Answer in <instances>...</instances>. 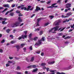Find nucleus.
I'll return each mask as SVG.
<instances>
[{
    "label": "nucleus",
    "instance_id": "1",
    "mask_svg": "<svg viewBox=\"0 0 74 74\" xmlns=\"http://www.w3.org/2000/svg\"><path fill=\"white\" fill-rule=\"evenodd\" d=\"M18 21L19 22H16L12 25V27H15L18 26L19 23H20V22H22V19L21 17H19L18 18Z\"/></svg>",
    "mask_w": 74,
    "mask_h": 74
},
{
    "label": "nucleus",
    "instance_id": "2",
    "mask_svg": "<svg viewBox=\"0 0 74 74\" xmlns=\"http://www.w3.org/2000/svg\"><path fill=\"white\" fill-rule=\"evenodd\" d=\"M59 27V26H56V27L51 29V30H49V33H51V32H52V31L56 32V31H57V30H58V31H59V30H60V29H62V28H60L59 29H58Z\"/></svg>",
    "mask_w": 74,
    "mask_h": 74
},
{
    "label": "nucleus",
    "instance_id": "3",
    "mask_svg": "<svg viewBox=\"0 0 74 74\" xmlns=\"http://www.w3.org/2000/svg\"><path fill=\"white\" fill-rule=\"evenodd\" d=\"M24 33L25 35H22L21 36V37H19L18 38V40H21V39L22 38H23V39H25V38H26V37H27V35H26V34H27V31H24Z\"/></svg>",
    "mask_w": 74,
    "mask_h": 74
},
{
    "label": "nucleus",
    "instance_id": "4",
    "mask_svg": "<svg viewBox=\"0 0 74 74\" xmlns=\"http://www.w3.org/2000/svg\"><path fill=\"white\" fill-rule=\"evenodd\" d=\"M45 38L44 37H42V40H38V42H37L36 43V44H35V46H36V45L38 46L39 45H40V44H41V41H45Z\"/></svg>",
    "mask_w": 74,
    "mask_h": 74
},
{
    "label": "nucleus",
    "instance_id": "5",
    "mask_svg": "<svg viewBox=\"0 0 74 74\" xmlns=\"http://www.w3.org/2000/svg\"><path fill=\"white\" fill-rule=\"evenodd\" d=\"M31 7L32 6H28L27 8H26V7H24L21 8V10H23V9H24V10H26V11H29V9H30Z\"/></svg>",
    "mask_w": 74,
    "mask_h": 74
},
{
    "label": "nucleus",
    "instance_id": "6",
    "mask_svg": "<svg viewBox=\"0 0 74 74\" xmlns=\"http://www.w3.org/2000/svg\"><path fill=\"white\" fill-rule=\"evenodd\" d=\"M62 20H59L56 21V22H54V24H55V25L56 26V25H59V23H60L61 22Z\"/></svg>",
    "mask_w": 74,
    "mask_h": 74
},
{
    "label": "nucleus",
    "instance_id": "7",
    "mask_svg": "<svg viewBox=\"0 0 74 74\" xmlns=\"http://www.w3.org/2000/svg\"><path fill=\"white\" fill-rule=\"evenodd\" d=\"M55 5H56V4L54 3L51 6H48L47 7V8H53V7H54V8H56V7H58V6H54Z\"/></svg>",
    "mask_w": 74,
    "mask_h": 74
},
{
    "label": "nucleus",
    "instance_id": "8",
    "mask_svg": "<svg viewBox=\"0 0 74 74\" xmlns=\"http://www.w3.org/2000/svg\"><path fill=\"white\" fill-rule=\"evenodd\" d=\"M71 3H68L66 5V7L68 8H70L71 7Z\"/></svg>",
    "mask_w": 74,
    "mask_h": 74
},
{
    "label": "nucleus",
    "instance_id": "9",
    "mask_svg": "<svg viewBox=\"0 0 74 74\" xmlns=\"http://www.w3.org/2000/svg\"><path fill=\"white\" fill-rule=\"evenodd\" d=\"M12 63V62L8 61V64H6V67H8V66H10V63Z\"/></svg>",
    "mask_w": 74,
    "mask_h": 74
},
{
    "label": "nucleus",
    "instance_id": "10",
    "mask_svg": "<svg viewBox=\"0 0 74 74\" xmlns=\"http://www.w3.org/2000/svg\"><path fill=\"white\" fill-rule=\"evenodd\" d=\"M32 33H31L29 35V38L30 40H33V38H32Z\"/></svg>",
    "mask_w": 74,
    "mask_h": 74
},
{
    "label": "nucleus",
    "instance_id": "11",
    "mask_svg": "<svg viewBox=\"0 0 74 74\" xmlns=\"http://www.w3.org/2000/svg\"><path fill=\"white\" fill-rule=\"evenodd\" d=\"M14 10V9H12L10 11H8L5 14V15H8V14H9V13H10V12H12V11H13Z\"/></svg>",
    "mask_w": 74,
    "mask_h": 74
},
{
    "label": "nucleus",
    "instance_id": "12",
    "mask_svg": "<svg viewBox=\"0 0 74 74\" xmlns=\"http://www.w3.org/2000/svg\"><path fill=\"white\" fill-rule=\"evenodd\" d=\"M47 63L48 64H54V63H55V61H53L51 62H48Z\"/></svg>",
    "mask_w": 74,
    "mask_h": 74
},
{
    "label": "nucleus",
    "instance_id": "13",
    "mask_svg": "<svg viewBox=\"0 0 74 74\" xmlns=\"http://www.w3.org/2000/svg\"><path fill=\"white\" fill-rule=\"evenodd\" d=\"M38 10H41L40 8L38 7V6H36V9L35 10L36 11H38Z\"/></svg>",
    "mask_w": 74,
    "mask_h": 74
},
{
    "label": "nucleus",
    "instance_id": "14",
    "mask_svg": "<svg viewBox=\"0 0 74 74\" xmlns=\"http://www.w3.org/2000/svg\"><path fill=\"white\" fill-rule=\"evenodd\" d=\"M7 18H1V17H0V21H2V20H7ZM0 23H1V22L0 21Z\"/></svg>",
    "mask_w": 74,
    "mask_h": 74
},
{
    "label": "nucleus",
    "instance_id": "15",
    "mask_svg": "<svg viewBox=\"0 0 74 74\" xmlns=\"http://www.w3.org/2000/svg\"><path fill=\"white\" fill-rule=\"evenodd\" d=\"M3 7H8V8H9V5L8 4H4L3 5Z\"/></svg>",
    "mask_w": 74,
    "mask_h": 74
},
{
    "label": "nucleus",
    "instance_id": "16",
    "mask_svg": "<svg viewBox=\"0 0 74 74\" xmlns=\"http://www.w3.org/2000/svg\"><path fill=\"white\" fill-rule=\"evenodd\" d=\"M40 29H41V27H40L39 28L35 29L34 30V32H36V31H39Z\"/></svg>",
    "mask_w": 74,
    "mask_h": 74
},
{
    "label": "nucleus",
    "instance_id": "17",
    "mask_svg": "<svg viewBox=\"0 0 74 74\" xmlns=\"http://www.w3.org/2000/svg\"><path fill=\"white\" fill-rule=\"evenodd\" d=\"M11 31V30L10 29H8L6 30V32L7 33H10V32Z\"/></svg>",
    "mask_w": 74,
    "mask_h": 74
},
{
    "label": "nucleus",
    "instance_id": "18",
    "mask_svg": "<svg viewBox=\"0 0 74 74\" xmlns=\"http://www.w3.org/2000/svg\"><path fill=\"white\" fill-rule=\"evenodd\" d=\"M72 14V13H71V12H70L67 13L66 14V15H67V16H70V15H71Z\"/></svg>",
    "mask_w": 74,
    "mask_h": 74
},
{
    "label": "nucleus",
    "instance_id": "19",
    "mask_svg": "<svg viewBox=\"0 0 74 74\" xmlns=\"http://www.w3.org/2000/svg\"><path fill=\"white\" fill-rule=\"evenodd\" d=\"M38 70V69H34L33 70V71H32V72L33 73H34V72H36V71H37Z\"/></svg>",
    "mask_w": 74,
    "mask_h": 74
},
{
    "label": "nucleus",
    "instance_id": "20",
    "mask_svg": "<svg viewBox=\"0 0 74 74\" xmlns=\"http://www.w3.org/2000/svg\"><path fill=\"white\" fill-rule=\"evenodd\" d=\"M40 36H41L42 34H43V31H41L40 32Z\"/></svg>",
    "mask_w": 74,
    "mask_h": 74
},
{
    "label": "nucleus",
    "instance_id": "21",
    "mask_svg": "<svg viewBox=\"0 0 74 74\" xmlns=\"http://www.w3.org/2000/svg\"><path fill=\"white\" fill-rule=\"evenodd\" d=\"M50 23H51L49 22L45 23V26H48V25H49V24Z\"/></svg>",
    "mask_w": 74,
    "mask_h": 74
},
{
    "label": "nucleus",
    "instance_id": "22",
    "mask_svg": "<svg viewBox=\"0 0 74 74\" xmlns=\"http://www.w3.org/2000/svg\"><path fill=\"white\" fill-rule=\"evenodd\" d=\"M24 6L25 5H21V6H18L17 8H21V7H24Z\"/></svg>",
    "mask_w": 74,
    "mask_h": 74
},
{
    "label": "nucleus",
    "instance_id": "23",
    "mask_svg": "<svg viewBox=\"0 0 74 74\" xmlns=\"http://www.w3.org/2000/svg\"><path fill=\"white\" fill-rule=\"evenodd\" d=\"M16 48H17L18 50H19V49L21 48V47H20L19 46H16Z\"/></svg>",
    "mask_w": 74,
    "mask_h": 74
},
{
    "label": "nucleus",
    "instance_id": "24",
    "mask_svg": "<svg viewBox=\"0 0 74 74\" xmlns=\"http://www.w3.org/2000/svg\"><path fill=\"white\" fill-rule=\"evenodd\" d=\"M71 68H72L71 66H70L68 67V68H67V70H69V69H71Z\"/></svg>",
    "mask_w": 74,
    "mask_h": 74
},
{
    "label": "nucleus",
    "instance_id": "25",
    "mask_svg": "<svg viewBox=\"0 0 74 74\" xmlns=\"http://www.w3.org/2000/svg\"><path fill=\"white\" fill-rule=\"evenodd\" d=\"M41 18H38L37 19V21H38V23L39 22V21H41Z\"/></svg>",
    "mask_w": 74,
    "mask_h": 74
},
{
    "label": "nucleus",
    "instance_id": "26",
    "mask_svg": "<svg viewBox=\"0 0 74 74\" xmlns=\"http://www.w3.org/2000/svg\"><path fill=\"white\" fill-rule=\"evenodd\" d=\"M32 68H36L37 66L35 65H32Z\"/></svg>",
    "mask_w": 74,
    "mask_h": 74
},
{
    "label": "nucleus",
    "instance_id": "27",
    "mask_svg": "<svg viewBox=\"0 0 74 74\" xmlns=\"http://www.w3.org/2000/svg\"><path fill=\"white\" fill-rule=\"evenodd\" d=\"M38 39V37H35L34 38V41H36V40H37Z\"/></svg>",
    "mask_w": 74,
    "mask_h": 74
},
{
    "label": "nucleus",
    "instance_id": "28",
    "mask_svg": "<svg viewBox=\"0 0 74 74\" xmlns=\"http://www.w3.org/2000/svg\"><path fill=\"white\" fill-rule=\"evenodd\" d=\"M15 42L16 41H12L10 43H11V44H14V43H15Z\"/></svg>",
    "mask_w": 74,
    "mask_h": 74
},
{
    "label": "nucleus",
    "instance_id": "29",
    "mask_svg": "<svg viewBox=\"0 0 74 74\" xmlns=\"http://www.w3.org/2000/svg\"><path fill=\"white\" fill-rule=\"evenodd\" d=\"M46 65V63H42L41 64V66H45Z\"/></svg>",
    "mask_w": 74,
    "mask_h": 74
},
{
    "label": "nucleus",
    "instance_id": "30",
    "mask_svg": "<svg viewBox=\"0 0 74 74\" xmlns=\"http://www.w3.org/2000/svg\"><path fill=\"white\" fill-rule=\"evenodd\" d=\"M72 20V18H69V20H68V19H66V21L67 22H69V21H71Z\"/></svg>",
    "mask_w": 74,
    "mask_h": 74
},
{
    "label": "nucleus",
    "instance_id": "31",
    "mask_svg": "<svg viewBox=\"0 0 74 74\" xmlns=\"http://www.w3.org/2000/svg\"><path fill=\"white\" fill-rule=\"evenodd\" d=\"M28 69H32V65H30L27 67Z\"/></svg>",
    "mask_w": 74,
    "mask_h": 74
},
{
    "label": "nucleus",
    "instance_id": "32",
    "mask_svg": "<svg viewBox=\"0 0 74 74\" xmlns=\"http://www.w3.org/2000/svg\"><path fill=\"white\" fill-rule=\"evenodd\" d=\"M21 69V67L20 66H18L16 69L17 70H19Z\"/></svg>",
    "mask_w": 74,
    "mask_h": 74
},
{
    "label": "nucleus",
    "instance_id": "33",
    "mask_svg": "<svg viewBox=\"0 0 74 74\" xmlns=\"http://www.w3.org/2000/svg\"><path fill=\"white\" fill-rule=\"evenodd\" d=\"M34 60V58H31V59L30 60V62H33Z\"/></svg>",
    "mask_w": 74,
    "mask_h": 74
},
{
    "label": "nucleus",
    "instance_id": "34",
    "mask_svg": "<svg viewBox=\"0 0 74 74\" xmlns=\"http://www.w3.org/2000/svg\"><path fill=\"white\" fill-rule=\"evenodd\" d=\"M34 60V58H31V59L30 60V62H33Z\"/></svg>",
    "mask_w": 74,
    "mask_h": 74
},
{
    "label": "nucleus",
    "instance_id": "35",
    "mask_svg": "<svg viewBox=\"0 0 74 74\" xmlns=\"http://www.w3.org/2000/svg\"><path fill=\"white\" fill-rule=\"evenodd\" d=\"M51 0H50L49 1H48L47 3V4H50V3H51Z\"/></svg>",
    "mask_w": 74,
    "mask_h": 74
},
{
    "label": "nucleus",
    "instance_id": "36",
    "mask_svg": "<svg viewBox=\"0 0 74 74\" xmlns=\"http://www.w3.org/2000/svg\"><path fill=\"white\" fill-rule=\"evenodd\" d=\"M45 0H43L40 1V3H45Z\"/></svg>",
    "mask_w": 74,
    "mask_h": 74
},
{
    "label": "nucleus",
    "instance_id": "37",
    "mask_svg": "<svg viewBox=\"0 0 74 74\" xmlns=\"http://www.w3.org/2000/svg\"><path fill=\"white\" fill-rule=\"evenodd\" d=\"M5 42V40H2L1 41V43L2 44H3V43Z\"/></svg>",
    "mask_w": 74,
    "mask_h": 74
},
{
    "label": "nucleus",
    "instance_id": "38",
    "mask_svg": "<svg viewBox=\"0 0 74 74\" xmlns=\"http://www.w3.org/2000/svg\"><path fill=\"white\" fill-rule=\"evenodd\" d=\"M16 13H17V14H19L20 13V11H19V10H17L16 12Z\"/></svg>",
    "mask_w": 74,
    "mask_h": 74
},
{
    "label": "nucleus",
    "instance_id": "39",
    "mask_svg": "<svg viewBox=\"0 0 74 74\" xmlns=\"http://www.w3.org/2000/svg\"><path fill=\"white\" fill-rule=\"evenodd\" d=\"M29 49H30V50H32L33 49V48L32 47V46H30L29 47Z\"/></svg>",
    "mask_w": 74,
    "mask_h": 74
},
{
    "label": "nucleus",
    "instance_id": "40",
    "mask_svg": "<svg viewBox=\"0 0 74 74\" xmlns=\"http://www.w3.org/2000/svg\"><path fill=\"white\" fill-rule=\"evenodd\" d=\"M25 44L24 43H23L21 44V47H23V46H24V45H25Z\"/></svg>",
    "mask_w": 74,
    "mask_h": 74
},
{
    "label": "nucleus",
    "instance_id": "41",
    "mask_svg": "<svg viewBox=\"0 0 74 74\" xmlns=\"http://www.w3.org/2000/svg\"><path fill=\"white\" fill-rule=\"evenodd\" d=\"M10 15H11V16H13L14 15V13H11L10 14Z\"/></svg>",
    "mask_w": 74,
    "mask_h": 74
},
{
    "label": "nucleus",
    "instance_id": "42",
    "mask_svg": "<svg viewBox=\"0 0 74 74\" xmlns=\"http://www.w3.org/2000/svg\"><path fill=\"white\" fill-rule=\"evenodd\" d=\"M40 51H36V53L38 54H39L40 53Z\"/></svg>",
    "mask_w": 74,
    "mask_h": 74
},
{
    "label": "nucleus",
    "instance_id": "43",
    "mask_svg": "<svg viewBox=\"0 0 74 74\" xmlns=\"http://www.w3.org/2000/svg\"><path fill=\"white\" fill-rule=\"evenodd\" d=\"M15 6V5L14 4H13L12 5V8H13V7H14Z\"/></svg>",
    "mask_w": 74,
    "mask_h": 74
},
{
    "label": "nucleus",
    "instance_id": "44",
    "mask_svg": "<svg viewBox=\"0 0 74 74\" xmlns=\"http://www.w3.org/2000/svg\"><path fill=\"white\" fill-rule=\"evenodd\" d=\"M8 10V8H6L2 12H4V11H6V10Z\"/></svg>",
    "mask_w": 74,
    "mask_h": 74
},
{
    "label": "nucleus",
    "instance_id": "45",
    "mask_svg": "<svg viewBox=\"0 0 74 74\" xmlns=\"http://www.w3.org/2000/svg\"><path fill=\"white\" fill-rule=\"evenodd\" d=\"M49 18H50L51 19H52L53 18L54 16H49Z\"/></svg>",
    "mask_w": 74,
    "mask_h": 74
},
{
    "label": "nucleus",
    "instance_id": "46",
    "mask_svg": "<svg viewBox=\"0 0 74 74\" xmlns=\"http://www.w3.org/2000/svg\"><path fill=\"white\" fill-rule=\"evenodd\" d=\"M10 37H11L12 38H14V36L12 35H10Z\"/></svg>",
    "mask_w": 74,
    "mask_h": 74
},
{
    "label": "nucleus",
    "instance_id": "47",
    "mask_svg": "<svg viewBox=\"0 0 74 74\" xmlns=\"http://www.w3.org/2000/svg\"><path fill=\"white\" fill-rule=\"evenodd\" d=\"M58 36H62L63 35V33H61L58 34Z\"/></svg>",
    "mask_w": 74,
    "mask_h": 74
},
{
    "label": "nucleus",
    "instance_id": "48",
    "mask_svg": "<svg viewBox=\"0 0 74 74\" xmlns=\"http://www.w3.org/2000/svg\"><path fill=\"white\" fill-rule=\"evenodd\" d=\"M67 38H70V37L67 36L64 38V39H67Z\"/></svg>",
    "mask_w": 74,
    "mask_h": 74
},
{
    "label": "nucleus",
    "instance_id": "49",
    "mask_svg": "<svg viewBox=\"0 0 74 74\" xmlns=\"http://www.w3.org/2000/svg\"><path fill=\"white\" fill-rule=\"evenodd\" d=\"M65 29V27H64L63 29H61L60 30V32H62V31H63V30H64V29Z\"/></svg>",
    "mask_w": 74,
    "mask_h": 74
},
{
    "label": "nucleus",
    "instance_id": "50",
    "mask_svg": "<svg viewBox=\"0 0 74 74\" xmlns=\"http://www.w3.org/2000/svg\"><path fill=\"white\" fill-rule=\"evenodd\" d=\"M5 21H3L2 22V23L3 24H5Z\"/></svg>",
    "mask_w": 74,
    "mask_h": 74
},
{
    "label": "nucleus",
    "instance_id": "51",
    "mask_svg": "<svg viewBox=\"0 0 74 74\" xmlns=\"http://www.w3.org/2000/svg\"><path fill=\"white\" fill-rule=\"evenodd\" d=\"M9 58L10 59H13V58L12 57H9Z\"/></svg>",
    "mask_w": 74,
    "mask_h": 74
},
{
    "label": "nucleus",
    "instance_id": "52",
    "mask_svg": "<svg viewBox=\"0 0 74 74\" xmlns=\"http://www.w3.org/2000/svg\"><path fill=\"white\" fill-rule=\"evenodd\" d=\"M73 29H70L69 31V32H72V31H73Z\"/></svg>",
    "mask_w": 74,
    "mask_h": 74
},
{
    "label": "nucleus",
    "instance_id": "53",
    "mask_svg": "<svg viewBox=\"0 0 74 74\" xmlns=\"http://www.w3.org/2000/svg\"><path fill=\"white\" fill-rule=\"evenodd\" d=\"M0 52L1 53H2V52H3V50H2V49H0Z\"/></svg>",
    "mask_w": 74,
    "mask_h": 74
},
{
    "label": "nucleus",
    "instance_id": "54",
    "mask_svg": "<svg viewBox=\"0 0 74 74\" xmlns=\"http://www.w3.org/2000/svg\"><path fill=\"white\" fill-rule=\"evenodd\" d=\"M55 15L56 16H58L59 15V14L58 13H56L55 14Z\"/></svg>",
    "mask_w": 74,
    "mask_h": 74
},
{
    "label": "nucleus",
    "instance_id": "55",
    "mask_svg": "<svg viewBox=\"0 0 74 74\" xmlns=\"http://www.w3.org/2000/svg\"><path fill=\"white\" fill-rule=\"evenodd\" d=\"M60 1H61V0H58L57 1V3H60Z\"/></svg>",
    "mask_w": 74,
    "mask_h": 74
},
{
    "label": "nucleus",
    "instance_id": "56",
    "mask_svg": "<svg viewBox=\"0 0 74 74\" xmlns=\"http://www.w3.org/2000/svg\"><path fill=\"white\" fill-rule=\"evenodd\" d=\"M66 17H67V16H64L63 15H62V18H66Z\"/></svg>",
    "mask_w": 74,
    "mask_h": 74
},
{
    "label": "nucleus",
    "instance_id": "57",
    "mask_svg": "<svg viewBox=\"0 0 74 74\" xmlns=\"http://www.w3.org/2000/svg\"><path fill=\"white\" fill-rule=\"evenodd\" d=\"M43 69H46V67L45 66H43Z\"/></svg>",
    "mask_w": 74,
    "mask_h": 74
},
{
    "label": "nucleus",
    "instance_id": "58",
    "mask_svg": "<svg viewBox=\"0 0 74 74\" xmlns=\"http://www.w3.org/2000/svg\"><path fill=\"white\" fill-rule=\"evenodd\" d=\"M4 8L3 7H0V10H2V9H3Z\"/></svg>",
    "mask_w": 74,
    "mask_h": 74
},
{
    "label": "nucleus",
    "instance_id": "59",
    "mask_svg": "<svg viewBox=\"0 0 74 74\" xmlns=\"http://www.w3.org/2000/svg\"><path fill=\"white\" fill-rule=\"evenodd\" d=\"M23 50L24 51H26V48H24L23 49Z\"/></svg>",
    "mask_w": 74,
    "mask_h": 74
},
{
    "label": "nucleus",
    "instance_id": "60",
    "mask_svg": "<svg viewBox=\"0 0 74 74\" xmlns=\"http://www.w3.org/2000/svg\"><path fill=\"white\" fill-rule=\"evenodd\" d=\"M68 43H69V42H68L67 41H66L65 42V44H68Z\"/></svg>",
    "mask_w": 74,
    "mask_h": 74
},
{
    "label": "nucleus",
    "instance_id": "61",
    "mask_svg": "<svg viewBox=\"0 0 74 74\" xmlns=\"http://www.w3.org/2000/svg\"><path fill=\"white\" fill-rule=\"evenodd\" d=\"M41 56H44V53H41Z\"/></svg>",
    "mask_w": 74,
    "mask_h": 74
},
{
    "label": "nucleus",
    "instance_id": "62",
    "mask_svg": "<svg viewBox=\"0 0 74 74\" xmlns=\"http://www.w3.org/2000/svg\"><path fill=\"white\" fill-rule=\"evenodd\" d=\"M36 26H39V24L37 23L36 25Z\"/></svg>",
    "mask_w": 74,
    "mask_h": 74
},
{
    "label": "nucleus",
    "instance_id": "63",
    "mask_svg": "<svg viewBox=\"0 0 74 74\" xmlns=\"http://www.w3.org/2000/svg\"><path fill=\"white\" fill-rule=\"evenodd\" d=\"M57 74H61V73H60V72H58L56 73Z\"/></svg>",
    "mask_w": 74,
    "mask_h": 74
},
{
    "label": "nucleus",
    "instance_id": "64",
    "mask_svg": "<svg viewBox=\"0 0 74 74\" xmlns=\"http://www.w3.org/2000/svg\"><path fill=\"white\" fill-rule=\"evenodd\" d=\"M73 63L74 64V58H73Z\"/></svg>",
    "mask_w": 74,
    "mask_h": 74
}]
</instances>
